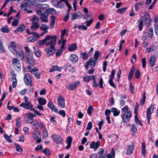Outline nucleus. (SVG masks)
Returning <instances> with one entry per match:
<instances>
[{
	"label": "nucleus",
	"mask_w": 158,
	"mask_h": 158,
	"mask_svg": "<svg viewBox=\"0 0 158 158\" xmlns=\"http://www.w3.org/2000/svg\"><path fill=\"white\" fill-rule=\"evenodd\" d=\"M131 131L135 133H137V128L136 126L134 124L131 125Z\"/></svg>",
	"instance_id": "nucleus-47"
},
{
	"label": "nucleus",
	"mask_w": 158,
	"mask_h": 158,
	"mask_svg": "<svg viewBox=\"0 0 158 158\" xmlns=\"http://www.w3.org/2000/svg\"><path fill=\"white\" fill-rule=\"evenodd\" d=\"M47 106L48 108L51 109L52 111H53L55 113H58V110L55 107L52 102H49Z\"/></svg>",
	"instance_id": "nucleus-20"
},
{
	"label": "nucleus",
	"mask_w": 158,
	"mask_h": 158,
	"mask_svg": "<svg viewBox=\"0 0 158 158\" xmlns=\"http://www.w3.org/2000/svg\"><path fill=\"white\" fill-rule=\"evenodd\" d=\"M134 147L135 145L134 143H133L131 145H129L126 152L127 155L128 156L130 155L133 152Z\"/></svg>",
	"instance_id": "nucleus-21"
},
{
	"label": "nucleus",
	"mask_w": 158,
	"mask_h": 158,
	"mask_svg": "<svg viewBox=\"0 0 158 158\" xmlns=\"http://www.w3.org/2000/svg\"><path fill=\"white\" fill-rule=\"evenodd\" d=\"M43 138L44 137H46L48 136V133L46 128H45L43 130Z\"/></svg>",
	"instance_id": "nucleus-63"
},
{
	"label": "nucleus",
	"mask_w": 158,
	"mask_h": 158,
	"mask_svg": "<svg viewBox=\"0 0 158 158\" xmlns=\"http://www.w3.org/2000/svg\"><path fill=\"white\" fill-rule=\"evenodd\" d=\"M140 70L139 69H137L136 70L135 72V77L137 79H138L140 75Z\"/></svg>",
	"instance_id": "nucleus-59"
},
{
	"label": "nucleus",
	"mask_w": 158,
	"mask_h": 158,
	"mask_svg": "<svg viewBox=\"0 0 158 158\" xmlns=\"http://www.w3.org/2000/svg\"><path fill=\"white\" fill-rule=\"evenodd\" d=\"M24 82L26 85H28L31 82V77L29 73H26L24 77Z\"/></svg>",
	"instance_id": "nucleus-13"
},
{
	"label": "nucleus",
	"mask_w": 158,
	"mask_h": 158,
	"mask_svg": "<svg viewBox=\"0 0 158 158\" xmlns=\"http://www.w3.org/2000/svg\"><path fill=\"white\" fill-rule=\"evenodd\" d=\"M52 138L53 140L57 144H62L63 141V139L60 136L56 135H53Z\"/></svg>",
	"instance_id": "nucleus-6"
},
{
	"label": "nucleus",
	"mask_w": 158,
	"mask_h": 158,
	"mask_svg": "<svg viewBox=\"0 0 158 158\" xmlns=\"http://www.w3.org/2000/svg\"><path fill=\"white\" fill-rule=\"evenodd\" d=\"M32 25L31 27V29L35 30L39 27L40 24L38 22H32Z\"/></svg>",
	"instance_id": "nucleus-26"
},
{
	"label": "nucleus",
	"mask_w": 158,
	"mask_h": 158,
	"mask_svg": "<svg viewBox=\"0 0 158 158\" xmlns=\"http://www.w3.org/2000/svg\"><path fill=\"white\" fill-rule=\"evenodd\" d=\"M100 55V53L99 51H96L94 55V59L97 60L99 56Z\"/></svg>",
	"instance_id": "nucleus-54"
},
{
	"label": "nucleus",
	"mask_w": 158,
	"mask_h": 158,
	"mask_svg": "<svg viewBox=\"0 0 158 158\" xmlns=\"http://www.w3.org/2000/svg\"><path fill=\"white\" fill-rule=\"evenodd\" d=\"M82 16H83V15L81 12L80 11H78L73 14H72L71 19L72 20H74L76 19H78L80 17Z\"/></svg>",
	"instance_id": "nucleus-19"
},
{
	"label": "nucleus",
	"mask_w": 158,
	"mask_h": 158,
	"mask_svg": "<svg viewBox=\"0 0 158 158\" xmlns=\"http://www.w3.org/2000/svg\"><path fill=\"white\" fill-rule=\"evenodd\" d=\"M17 152H22L23 151V150L21 147L16 143H14Z\"/></svg>",
	"instance_id": "nucleus-38"
},
{
	"label": "nucleus",
	"mask_w": 158,
	"mask_h": 158,
	"mask_svg": "<svg viewBox=\"0 0 158 158\" xmlns=\"http://www.w3.org/2000/svg\"><path fill=\"white\" fill-rule=\"evenodd\" d=\"M123 121L126 123L128 122L131 116V111H127L124 112L121 115Z\"/></svg>",
	"instance_id": "nucleus-2"
},
{
	"label": "nucleus",
	"mask_w": 158,
	"mask_h": 158,
	"mask_svg": "<svg viewBox=\"0 0 158 158\" xmlns=\"http://www.w3.org/2000/svg\"><path fill=\"white\" fill-rule=\"evenodd\" d=\"M98 153L99 154L98 158H106L107 153V150L104 149L100 148Z\"/></svg>",
	"instance_id": "nucleus-8"
},
{
	"label": "nucleus",
	"mask_w": 158,
	"mask_h": 158,
	"mask_svg": "<svg viewBox=\"0 0 158 158\" xmlns=\"http://www.w3.org/2000/svg\"><path fill=\"white\" fill-rule=\"evenodd\" d=\"M93 109V108L92 106L90 105L89 106L87 110V112L88 114L90 115L91 114H92V111Z\"/></svg>",
	"instance_id": "nucleus-58"
},
{
	"label": "nucleus",
	"mask_w": 158,
	"mask_h": 158,
	"mask_svg": "<svg viewBox=\"0 0 158 158\" xmlns=\"http://www.w3.org/2000/svg\"><path fill=\"white\" fill-rule=\"evenodd\" d=\"M85 14L83 15V18L84 19H87L89 18L91 15L88 14V10H84Z\"/></svg>",
	"instance_id": "nucleus-41"
},
{
	"label": "nucleus",
	"mask_w": 158,
	"mask_h": 158,
	"mask_svg": "<svg viewBox=\"0 0 158 158\" xmlns=\"http://www.w3.org/2000/svg\"><path fill=\"white\" fill-rule=\"evenodd\" d=\"M62 2H64V1H61V0H60L59 1L58 3L57 4V5L56 7L62 8L64 7V5L61 3Z\"/></svg>",
	"instance_id": "nucleus-60"
},
{
	"label": "nucleus",
	"mask_w": 158,
	"mask_h": 158,
	"mask_svg": "<svg viewBox=\"0 0 158 158\" xmlns=\"http://www.w3.org/2000/svg\"><path fill=\"white\" fill-rule=\"evenodd\" d=\"M1 31L3 33H8L10 32V29L6 26L2 27L1 29Z\"/></svg>",
	"instance_id": "nucleus-43"
},
{
	"label": "nucleus",
	"mask_w": 158,
	"mask_h": 158,
	"mask_svg": "<svg viewBox=\"0 0 158 158\" xmlns=\"http://www.w3.org/2000/svg\"><path fill=\"white\" fill-rule=\"evenodd\" d=\"M106 156L107 158H114L115 153L114 150L113 148L112 149L110 153L107 155Z\"/></svg>",
	"instance_id": "nucleus-35"
},
{
	"label": "nucleus",
	"mask_w": 158,
	"mask_h": 158,
	"mask_svg": "<svg viewBox=\"0 0 158 158\" xmlns=\"http://www.w3.org/2000/svg\"><path fill=\"white\" fill-rule=\"evenodd\" d=\"M21 125L20 119L19 117L16 119V126L17 127H21Z\"/></svg>",
	"instance_id": "nucleus-45"
},
{
	"label": "nucleus",
	"mask_w": 158,
	"mask_h": 158,
	"mask_svg": "<svg viewBox=\"0 0 158 158\" xmlns=\"http://www.w3.org/2000/svg\"><path fill=\"white\" fill-rule=\"evenodd\" d=\"M153 34V31L152 28H150L148 30V36L150 38H151Z\"/></svg>",
	"instance_id": "nucleus-36"
},
{
	"label": "nucleus",
	"mask_w": 158,
	"mask_h": 158,
	"mask_svg": "<svg viewBox=\"0 0 158 158\" xmlns=\"http://www.w3.org/2000/svg\"><path fill=\"white\" fill-rule=\"evenodd\" d=\"M72 141V138L70 136L67 137L66 140V142L67 145L66 147L65 148L67 149H69L71 146Z\"/></svg>",
	"instance_id": "nucleus-27"
},
{
	"label": "nucleus",
	"mask_w": 158,
	"mask_h": 158,
	"mask_svg": "<svg viewBox=\"0 0 158 158\" xmlns=\"http://www.w3.org/2000/svg\"><path fill=\"white\" fill-rule=\"evenodd\" d=\"M115 73V70L114 69H113L111 71V75L109 77L110 80L109 81V84L111 86L113 87L114 88H115L116 87L115 84L113 82V80L114 78Z\"/></svg>",
	"instance_id": "nucleus-5"
},
{
	"label": "nucleus",
	"mask_w": 158,
	"mask_h": 158,
	"mask_svg": "<svg viewBox=\"0 0 158 158\" xmlns=\"http://www.w3.org/2000/svg\"><path fill=\"white\" fill-rule=\"evenodd\" d=\"M69 60L72 62L75 63L78 60V57L76 55L72 54L70 55Z\"/></svg>",
	"instance_id": "nucleus-23"
},
{
	"label": "nucleus",
	"mask_w": 158,
	"mask_h": 158,
	"mask_svg": "<svg viewBox=\"0 0 158 158\" xmlns=\"http://www.w3.org/2000/svg\"><path fill=\"white\" fill-rule=\"evenodd\" d=\"M27 62L29 65L31 66H33L35 64L34 60L33 58H28V59H27Z\"/></svg>",
	"instance_id": "nucleus-30"
},
{
	"label": "nucleus",
	"mask_w": 158,
	"mask_h": 158,
	"mask_svg": "<svg viewBox=\"0 0 158 158\" xmlns=\"http://www.w3.org/2000/svg\"><path fill=\"white\" fill-rule=\"evenodd\" d=\"M16 47V44L14 41L11 42L8 46L9 50L12 53L15 52V51H16L15 49Z\"/></svg>",
	"instance_id": "nucleus-18"
},
{
	"label": "nucleus",
	"mask_w": 158,
	"mask_h": 158,
	"mask_svg": "<svg viewBox=\"0 0 158 158\" xmlns=\"http://www.w3.org/2000/svg\"><path fill=\"white\" fill-rule=\"evenodd\" d=\"M27 59L28 58H32L33 57V54L30 52L26 53Z\"/></svg>",
	"instance_id": "nucleus-64"
},
{
	"label": "nucleus",
	"mask_w": 158,
	"mask_h": 158,
	"mask_svg": "<svg viewBox=\"0 0 158 158\" xmlns=\"http://www.w3.org/2000/svg\"><path fill=\"white\" fill-rule=\"evenodd\" d=\"M81 55L82 56V59L84 60H86L88 57V54L86 52H82L81 53Z\"/></svg>",
	"instance_id": "nucleus-48"
},
{
	"label": "nucleus",
	"mask_w": 158,
	"mask_h": 158,
	"mask_svg": "<svg viewBox=\"0 0 158 158\" xmlns=\"http://www.w3.org/2000/svg\"><path fill=\"white\" fill-rule=\"evenodd\" d=\"M157 48V47L156 46L153 45L151 47L147 48L146 50L147 52L149 53L156 49Z\"/></svg>",
	"instance_id": "nucleus-32"
},
{
	"label": "nucleus",
	"mask_w": 158,
	"mask_h": 158,
	"mask_svg": "<svg viewBox=\"0 0 158 158\" xmlns=\"http://www.w3.org/2000/svg\"><path fill=\"white\" fill-rule=\"evenodd\" d=\"M135 70V67L134 65H133L131 67V68L130 69L129 73L128 80L129 81H131V79Z\"/></svg>",
	"instance_id": "nucleus-22"
},
{
	"label": "nucleus",
	"mask_w": 158,
	"mask_h": 158,
	"mask_svg": "<svg viewBox=\"0 0 158 158\" xmlns=\"http://www.w3.org/2000/svg\"><path fill=\"white\" fill-rule=\"evenodd\" d=\"M97 61V60H93L92 59L91 60L89 63V65L91 66V67H93L95 66Z\"/></svg>",
	"instance_id": "nucleus-56"
},
{
	"label": "nucleus",
	"mask_w": 158,
	"mask_h": 158,
	"mask_svg": "<svg viewBox=\"0 0 158 158\" xmlns=\"http://www.w3.org/2000/svg\"><path fill=\"white\" fill-rule=\"evenodd\" d=\"M112 112H113V115L114 116H118L120 114V111L117 110L114 107H112L111 109Z\"/></svg>",
	"instance_id": "nucleus-31"
},
{
	"label": "nucleus",
	"mask_w": 158,
	"mask_h": 158,
	"mask_svg": "<svg viewBox=\"0 0 158 158\" xmlns=\"http://www.w3.org/2000/svg\"><path fill=\"white\" fill-rule=\"evenodd\" d=\"M30 2L29 0H25L21 6V9L22 10H27V7L29 6Z\"/></svg>",
	"instance_id": "nucleus-17"
},
{
	"label": "nucleus",
	"mask_w": 158,
	"mask_h": 158,
	"mask_svg": "<svg viewBox=\"0 0 158 158\" xmlns=\"http://www.w3.org/2000/svg\"><path fill=\"white\" fill-rule=\"evenodd\" d=\"M63 50L60 49L59 50H57L56 52V56L58 57L60 56L62 54Z\"/></svg>",
	"instance_id": "nucleus-55"
},
{
	"label": "nucleus",
	"mask_w": 158,
	"mask_h": 158,
	"mask_svg": "<svg viewBox=\"0 0 158 158\" xmlns=\"http://www.w3.org/2000/svg\"><path fill=\"white\" fill-rule=\"evenodd\" d=\"M54 36H57V35H54L52 36H51L49 35H47L46 36V37L44 39L41 40L40 41L38 42L37 43V44L38 45V46H42L46 42L49 40L51 41L53 40H54L55 37Z\"/></svg>",
	"instance_id": "nucleus-3"
},
{
	"label": "nucleus",
	"mask_w": 158,
	"mask_h": 158,
	"mask_svg": "<svg viewBox=\"0 0 158 158\" xmlns=\"http://www.w3.org/2000/svg\"><path fill=\"white\" fill-rule=\"evenodd\" d=\"M36 6L39 8L45 10H55L52 8H49L47 5L44 4L38 3L37 4Z\"/></svg>",
	"instance_id": "nucleus-15"
},
{
	"label": "nucleus",
	"mask_w": 158,
	"mask_h": 158,
	"mask_svg": "<svg viewBox=\"0 0 158 158\" xmlns=\"http://www.w3.org/2000/svg\"><path fill=\"white\" fill-rule=\"evenodd\" d=\"M56 17L53 15H52L51 16V20L50 23V27L52 29L54 27L55 21Z\"/></svg>",
	"instance_id": "nucleus-28"
},
{
	"label": "nucleus",
	"mask_w": 158,
	"mask_h": 158,
	"mask_svg": "<svg viewBox=\"0 0 158 158\" xmlns=\"http://www.w3.org/2000/svg\"><path fill=\"white\" fill-rule=\"evenodd\" d=\"M100 142L97 141L96 142L94 141H92L90 145V148L91 149H93L94 150H96L100 146Z\"/></svg>",
	"instance_id": "nucleus-12"
},
{
	"label": "nucleus",
	"mask_w": 158,
	"mask_h": 158,
	"mask_svg": "<svg viewBox=\"0 0 158 158\" xmlns=\"http://www.w3.org/2000/svg\"><path fill=\"white\" fill-rule=\"evenodd\" d=\"M34 53L35 56L37 57H39L41 56V52L40 49L34 51Z\"/></svg>",
	"instance_id": "nucleus-50"
},
{
	"label": "nucleus",
	"mask_w": 158,
	"mask_h": 158,
	"mask_svg": "<svg viewBox=\"0 0 158 158\" xmlns=\"http://www.w3.org/2000/svg\"><path fill=\"white\" fill-rule=\"evenodd\" d=\"M58 106L61 108H64L65 106L64 100L61 96H59L57 98Z\"/></svg>",
	"instance_id": "nucleus-11"
},
{
	"label": "nucleus",
	"mask_w": 158,
	"mask_h": 158,
	"mask_svg": "<svg viewBox=\"0 0 158 158\" xmlns=\"http://www.w3.org/2000/svg\"><path fill=\"white\" fill-rule=\"evenodd\" d=\"M61 69V67L59 68L57 65L53 66L49 70L50 72H52L55 71H60V69Z\"/></svg>",
	"instance_id": "nucleus-34"
},
{
	"label": "nucleus",
	"mask_w": 158,
	"mask_h": 158,
	"mask_svg": "<svg viewBox=\"0 0 158 158\" xmlns=\"http://www.w3.org/2000/svg\"><path fill=\"white\" fill-rule=\"evenodd\" d=\"M49 15V13L48 10L42 14V15L40 16V19L42 22L47 23L48 22V16Z\"/></svg>",
	"instance_id": "nucleus-7"
},
{
	"label": "nucleus",
	"mask_w": 158,
	"mask_h": 158,
	"mask_svg": "<svg viewBox=\"0 0 158 158\" xmlns=\"http://www.w3.org/2000/svg\"><path fill=\"white\" fill-rule=\"evenodd\" d=\"M54 37L56 38L54 40L48 42L45 44V45L46 46H50L49 47L45 49V51L47 52V55L48 56L52 55L55 53L56 51L55 46L56 44L57 37L54 36Z\"/></svg>",
	"instance_id": "nucleus-1"
},
{
	"label": "nucleus",
	"mask_w": 158,
	"mask_h": 158,
	"mask_svg": "<svg viewBox=\"0 0 158 158\" xmlns=\"http://www.w3.org/2000/svg\"><path fill=\"white\" fill-rule=\"evenodd\" d=\"M146 144L144 142L142 143L141 153L142 155L144 157L146 154Z\"/></svg>",
	"instance_id": "nucleus-29"
},
{
	"label": "nucleus",
	"mask_w": 158,
	"mask_h": 158,
	"mask_svg": "<svg viewBox=\"0 0 158 158\" xmlns=\"http://www.w3.org/2000/svg\"><path fill=\"white\" fill-rule=\"evenodd\" d=\"M154 109V106L152 105L147 110V113L149 114H151L153 112Z\"/></svg>",
	"instance_id": "nucleus-39"
},
{
	"label": "nucleus",
	"mask_w": 158,
	"mask_h": 158,
	"mask_svg": "<svg viewBox=\"0 0 158 158\" xmlns=\"http://www.w3.org/2000/svg\"><path fill=\"white\" fill-rule=\"evenodd\" d=\"M121 111L122 112H123V113L124 112H126L127 111H131L129 110L128 106L127 105L123 108L121 109Z\"/></svg>",
	"instance_id": "nucleus-57"
},
{
	"label": "nucleus",
	"mask_w": 158,
	"mask_h": 158,
	"mask_svg": "<svg viewBox=\"0 0 158 158\" xmlns=\"http://www.w3.org/2000/svg\"><path fill=\"white\" fill-rule=\"evenodd\" d=\"M48 26L45 24H42L41 27H40V29L42 31H47V29H48Z\"/></svg>",
	"instance_id": "nucleus-44"
},
{
	"label": "nucleus",
	"mask_w": 158,
	"mask_h": 158,
	"mask_svg": "<svg viewBox=\"0 0 158 158\" xmlns=\"http://www.w3.org/2000/svg\"><path fill=\"white\" fill-rule=\"evenodd\" d=\"M61 1H64L69 10H70L72 9V7L71 5L69 3L68 0H61Z\"/></svg>",
	"instance_id": "nucleus-37"
},
{
	"label": "nucleus",
	"mask_w": 158,
	"mask_h": 158,
	"mask_svg": "<svg viewBox=\"0 0 158 158\" xmlns=\"http://www.w3.org/2000/svg\"><path fill=\"white\" fill-rule=\"evenodd\" d=\"M135 122L139 125H142V123L140 120H139L137 115L135 116Z\"/></svg>",
	"instance_id": "nucleus-52"
},
{
	"label": "nucleus",
	"mask_w": 158,
	"mask_h": 158,
	"mask_svg": "<svg viewBox=\"0 0 158 158\" xmlns=\"http://www.w3.org/2000/svg\"><path fill=\"white\" fill-rule=\"evenodd\" d=\"M13 64L14 67L16 70H19L21 68V64L20 61L16 58L13 59Z\"/></svg>",
	"instance_id": "nucleus-9"
},
{
	"label": "nucleus",
	"mask_w": 158,
	"mask_h": 158,
	"mask_svg": "<svg viewBox=\"0 0 158 158\" xmlns=\"http://www.w3.org/2000/svg\"><path fill=\"white\" fill-rule=\"evenodd\" d=\"M16 54L18 58L20 60H23L24 57V54L23 51H17L16 50L15 52L13 53Z\"/></svg>",
	"instance_id": "nucleus-16"
},
{
	"label": "nucleus",
	"mask_w": 158,
	"mask_h": 158,
	"mask_svg": "<svg viewBox=\"0 0 158 158\" xmlns=\"http://www.w3.org/2000/svg\"><path fill=\"white\" fill-rule=\"evenodd\" d=\"M80 84L79 81H76L72 83H69L66 85V88L69 90H73Z\"/></svg>",
	"instance_id": "nucleus-4"
},
{
	"label": "nucleus",
	"mask_w": 158,
	"mask_h": 158,
	"mask_svg": "<svg viewBox=\"0 0 158 158\" xmlns=\"http://www.w3.org/2000/svg\"><path fill=\"white\" fill-rule=\"evenodd\" d=\"M146 99V96L145 95V92H144L143 94V98L141 99L140 101V105L141 106H143V105L145 103V102Z\"/></svg>",
	"instance_id": "nucleus-53"
},
{
	"label": "nucleus",
	"mask_w": 158,
	"mask_h": 158,
	"mask_svg": "<svg viewBox=\"0 0 158 158\" xmlns=\"http://www.w3.org/2000/svg\"><path fill=\"white\" fill-rule=\"evenodd\" d=\"M37 40V39L35 37L33 36L29 37L27 38V41L28 42H34L36 41Z\"/></svg>",
	"instance_id": "nucleus-40"
},
{
	"label": "nucleus",
	"mask_w": 158,
	"mask_h": 158,
	"mask_svg": "<svg viewBox=\"0 0 158 158\" xmlns=\"http://www.w3.org/2000/svg\"><path fill=\"white\" fill-rule=\"evenodd\" d=\"M37 100L39 105H44L46 103V100L42 97H39Z\"/></svg>",
	"instance_id": "nucleus-24"
},
{
	"label": "nucleus",
	"mask_w": 158,
	"mask_h": 158,
	"mask_svg": "<svg viewBox=\"0 0 158 158\" xmlns=\"http://www.w3.org/2000/svg\"><path fill=\"white\" fill-rule=\"evenodd\" d=\"M35 116V115L33 114L28 113L27 117H25V118L29 119L30 120H32L34 121L33 117Z\"/></svg>",
	"instance_id": "nucleus-42"
},
{
	"label": "nucleus",
	"mask_w": 158,
	"mask_h": 158,
	"mask_svg": "<svg viewBox=\"0 0 158 158\" xmlns=\"http://www.w3.org/2000/svg\"><path fill=\"white\" fill-rule=\"evenodd\" d=\"M42 152L48 156H50L51 154L50 150L48 148L44 149L42 151Z\"/></svg>",
	"instance_id": "nucleus-46"
},
{
	"label": "nucleus",
	"mask_w": 158,
	"mask_h": 158,
	"mask_svg": "<svg viewBox=\"0 0 158 158\" xmlns=\"http://www.w3.org/2000/svg\"><path fill=\"white\" fill-rule=\"evenodd\" d=\"M4 137L5 139L9 143H12V141L10 138V136H9L7 135L6 134H4Z\"/></svg>",
	"instance_id": "nucleus-49"
},
{
	"label": "nucleus",
	"mask_w": 158,
	"mask_h": 158,
	"mask_svg": "<svg viewBox=\"0 0 158 158\" xmlns=\"http://www.w3.org/2000/svg\"><path fill=\"white\" fill-rule=\"evenodd\" d=\"M19 106L26 109H30L31 111L32 110H34V108L32 105L29 103H24L23 102L21 104H20Z\"/></svg>",
	"instance_id": "nucleus-10"
},
{
	"label": "nucleus",
	"mask_w": 158,
	"mask_h": 158,
	"mask_svg": "<svg viewBox=\"0 0 158 158\" xmlns=\"http://www.w3.org/2000/svg\"><path fill=\"white\" fill-rule=\"evenodd\" d=\"M77 48V47L76 44H73L69 46L68 49L69 50L72 51H73Z\"/></svg>",
	"instance_id": "nucleus-33"
},
{
	"label": "nucleus",
	"mask_w": 158,
	"mask_h": 158,
	"mask_svg": "<svg viewBox=\"0 0 158 158\" xmlns=\"http://www.w3.org/2000/svg\"><path fill=\"white\" fill-rule=\"evenodd\" d=\"M156 57L154 56H152L149 59L148 63L151 67L154 66L155 64Z\"/></svg>",
	"instance_id": "nucleus-14"
},
{
	"label": "nucleus",
	"mask_w": 158,
	"mask_h": 158,
	"mask_svg": "<svg viewBox=\"0 0 158 158\" xmlns=\"http://www.w3.org/2000/svg\"><path fill=\"white\" fill-rule=\"evenodd\" d=\"M151 19H145L144 20V23L145 25L146 26L148 27L150 26L151 24Z\"/></svg>",
	"instance_id": "nucleus-51"
},
{
	"label": "nucleus",
	"mask_w": 158,
	"mask_h": 158,
	"mask_svg": "<svg viewBox=\"0 0 158 158\" xmlns=\"http://www.w3.org/2000/svg\"><path fill=\"white\" fill-rule=\"evenodd\" d=\"M33 127L36 130H37L40 127V125L39 122L37 121L35 122H34L33 124Z\"/></svg>",
	"instance_id": "nucleus-61"
},
{
	"label": "nucleus",
	"mask_w": 158,
	"mask_h": 158,
	"mask_svg": "<svg viewBox=\"0 0 158 158\" xmlns=\"http://www.w3.org/2000/svg\"><path fill=\"white\" fill-rule=\"evenodd\" d=\"M25 29V25L23 24H20L17 28L15 30L14 32L16 33L17 32H22L24 31Z\"/></svg>",
	"instance_id": "nucleus-25"
},
{
	"label": "nucleus",
	"mask_w": 158,
	"mask_h": 158,
	"mask_svg": "<svg viewBox=\"0 0 158 158\" xmlns=\"http://www.w3.org/2000/svg\"><path fill=\"white\" fill-rule=\"evenodd\" d=\"M39 20V18L36 15H34L33 16L32 18L31 19V21L32 22H35V21H37L36 22H38Z\"/></svg>",
	"instance_id": "nucleus-62"
}]
</instances>
